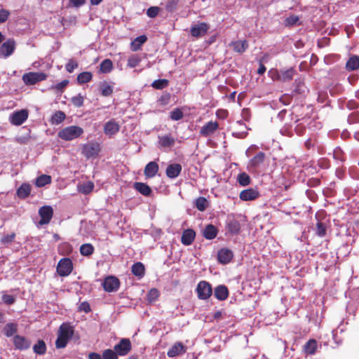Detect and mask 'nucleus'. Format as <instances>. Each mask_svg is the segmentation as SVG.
<instances>
[{
	"instance_id": "39",
	"label": "nucleus",
	"mask_w": 359,
	"mask_h": 359,
	"mask_svg": "<svg viewBox=\"0 0 359 359\" xmlns=\"http://www.w3.org/2000/svg\"><path fill=\"white\" fill-rule=\"evenodd\" d=\"M147 41V36L144 35L137 37L132 43L131 46L133 50H137Z\"/></svg>"
},
{
	"instance_id": "17",
	"label": "nucleus",
	"mask_w": 359,
	"mask_h": 359,
	"mask_svg": "<svg viewBox=\"0 0 359 359\" xmlns=\"http://www.w3.org/2000/svg\"><path fill=\"white\" fill-rule=\"evenodd\" d=\"M186 352V347L181 343H175L168 351V356L173 358Z\"/></svg>"
},
{
	"instance_id": "63",
	"label": "nucleus",
	"mask_w": 359,
	"mask_h": 359,
	"mask_svg": "<svg viewBox=\"0 0 359 359\" xmlns=\"http://www.w3.org/2000/svg\"><path fill=\"white\" fill-rule=\"evenodd\" d=\"M2 299L5 304L8 305L13 304L15 302L14 297L10 294H4Z\"/></svg>"
},
{
	"instance_id": "44",
	"label": "nucleus",
	"mask_w": 359,
	"mask_h": 359,
	"mask_svg": "<svg viewBox=\"0 0 359 359\" xmlns=\"http://www.w3.org/2000/svg\"><path fill=\"white\" fill-rule=\"evenodd\" d=\"M4 332L6 336L11 337L17 332V326L13 323H8L5 326Z\"/></svg>"
},
{
	"instance_id": "37",
	"label": "nucleus",
	"mask_w": 359,
	"mask_h": 359,
	"mask_svg": "<svg viewBox=\"0 0 359 359\" xmlns=\"http://www.w3.org/2000/svg\"><path fill=\"white\" fill-rule=\"evenodd\" d=\"M66 118L65 114L62 111H57L51 117L52 124L58 125L61 123Z\"/></svg>"
},
{
	"instance_id": "42",
	"label": "nucleus",
	"mask_w": 359,
	"mask_h": 359,
	"mask_svg": "<svg viewBox=\"0 0 359 359\" xmlns=\"http://www.w3.org/2000/svg\"><path fill=\"white\" fill-rule=\"evenodd\" d=\"M168 80L157 79L152 82L151 86L155 89H163L168 86Z\"/></svg>"
},
{
	"instance_id": "12",
	"label": "nucleus",
	"mask_w": 359,
	"mask_h": 359,
	"mask_svg": "<svg viewBox=\"0 0 359 359\" xmlns=\"http://www.w3.org/2000/svg\"><path fill=\"white\" fill-rule=\"evenodd\" d=\"M219 128V123L217 121H209L200 130V134L203 137H208L214 134Z\"/></svg>"
},
{
	"instance_id": "25",
	"label": "nucleus",
	"mask_w": 359,
	"mask_h": 359,
	"mask_svg": "<svg viewBox=\"0 0 359 359\" xmlns=\"http://www.w3.org/2000/svg\"><path fill=\"white\" fill-rule=\"evenodd\" d=\"M215 296L219 300H224L228 297L229 292L226 286L221 285L215 289Z\"/></svg>"
},
{
	"instance_id": "28",
	"label": "nucleus",
	"mask_w": 359,
	"mask_h": 359,
	"mask_svg": "<svg viewBox=\"0 0 359 359\" xmlns=\"http://www.w3.org/2000/svg\"><path fill=\"white\" fill-rule=\"evenodd\" d=\"M346 68L348 71H354L359 68V57L352 55L349 57L346 64Z\"/></svg>"
},
{
	"instance_id": "26",
	"label": "nucleus",
	"mask_w": 359,
	"mask_h": 359,
	"mask_svg": "<svg viewBox=\"0 0 359 359\" xmlns=\"http://www.w3.org/2000/svg\"><path fill=\"white\" fill-rule=\"evenodd\" d=\"M73 330L71 326L67 324H62L60 325L58 334L62 337L66 338L69 340L73 335Z\"/></svg>"
},
{
	"instance_id": "8",
	"label": "nucleus",
	"mask_w": 359,
	"mask_h": 359,
	"mask_svg": "<svg viewBox=\"0 0 359 359\" xmlns=\"http://www.w3.org/2000/svg\"><path fill=\"white\" fill-rule=\"evenodd\" d=\"M102 286L107 292H116L119 288L120 281L114 276H108L104 280Z\"/></svg>"
},
{
	"instance_id": "7",
	"label": "nucleus",
	"mask_w": 359,
	"mask_h": 359,
	"mask_svg": "<svg viewBox=\"0 0 359 359\" xmlns=\"http://www.w3.org/2000/svg\"><path fill=\"white\" fill-rule=\"evenodd\" d=\"M132 346L129 339L123 338L119 343L114 346V349L118 355H126L131 350Z\"/></svg>"
},
{
	"instance_id": "49",
	"label": "nucleus",
	"mask_w": 359,
	"mask_h": 359,
	"mask_svg": "<svg viewBox=\"0 0 359 359\" xmlns=\"http://www.w3.org/2000/svg\"><path fill=\"white\" fill-rule=\"evenodd\" d=\"M229 231L233 234H236L240 231V224L238 222L233 221L231 222L229 225Z\"/></svg>"
},
{
	"instance_id": "20",
	"label": "nucleus",
	"mask_w": 359,
	"mask_h": 359,
	"mask_svg": "<svg viewBox=\"0 0 359 359\" xmlns=\"http://www.w3.org/2000/svg\"><path fill=\"white\" fill-rule=\"evenodd\" d=\"M175 138L170 135H165L158 136V147L159 148H170L175 144Z\"/></svg>"
},
{
	"instance_id": "51",
	"label": "nucleus",
	"mask_w": 359,
	"mask_h": 359,
	"mask_svg": "<svg viewBox=\"0 0 359 359\" xmlns=\"http://www.w3.org/2000/svg\"><path fill=\"white\" fill-rule=\"evenodd\" d=\"M170 117L173 121H178L183 117V113L180 109H175L170 112Z\"/></svg>"
},
{
	"instance_id": "33",
	"label": "nucleus",
	"mask_w": 359,
	"mask_h": 359,
	"mask_svg": "<svg viewBox=\"0 0 359 359\" xmlns=\"http://www.w3.org/2000/svg\"><path fill=\"white\" fill-rule=\"evenodd\" d=\"M51 183V177L48 175H41L35 180V185L38 187H44Z\"/></svg>"
},
{
	"instance_id": "10",
	"label": "nucleus",
	"mask_w": 359,
	"mask_h": 359,
	"mask_svg": "<svg viewBox=\"0 0 359 359\" xmlns=\"http://www.w3.org/2000/svg\"><path fill=\"white\" fill-rule=\"evenodd\" d=\"M39 214L41 217V219L39 222V224L40 225L47 224L50 222L53 217V210L52 207L49 205H45L39 210Z\"/></svg>"
},
{
	"instance_id": "22",
	"label": "nucleus",
	"mask_w": 359,
	"mask_h": 359,
	"mask_svg": "<svg viewBox=\"0 0 359 359\" xmlns=\"http://www.w3.org/2000/svg\"><path fill=\"white\" fill-rule=\"evenodd\" d=\"M13 343L16 348L23 350L30 346V342L24 337L16 335L13 338Z\"/></svg>"
},
{
	"instance_id": "62",
	"label": "nucleus",
	"mask_w": 359,
	"mask_h": 359,
	"mask_svg": "<svg viewBox=\"0 0 359 359\" xmlns=\"http://www.w3.org/2000/svg\"><path fill=\"white\" fill-rule=\"evenodd\" d=\"M10 15L9 11L5 9L0 10V23L4 22Z\"/></svg>"
},
{
	"instance_id": "57",
	"label": "nucleus",
	"mask_w": 359,
	"mask_h": 359,
	"mask_svg": "<svg viewBox=\"0 0 359 359\" xmlns=\"http://www.w3.org/2000/svg\"><path fill=\"white\" fill-rule=\"evenodd\" d=\"M177 0H170L166 4L165 8L168 11L172 12L177 8Z\"/></svg>"
},
{
	"instance_id": "56",
	"label": "nucleus",
	"mask_w": 359,
	"mask_h": 359,
	"mask_svg": "<svg viewBox=\"0 0 359 359\" xmlns=\"http://www.w3.org/2000/svg\"><path fill=\"white\" fill-rule=\"evenodd\" d=\"M78 67V63L73 60H69V62L67 63L66 65V70L69 72V73H72L74 72V70L77 68Z\"/></svg>"
},
{
	"instance_id": "45",
	"label": "nucleus",
	"mask_w": 359,
	"mask_h": 359,
	"mask_svg": "<svg viewBox=\"0 0 359 359\" xmlns=\"http://www.w3.org/2000/svg\"><path fill=\"white\" fill-rule=\"evenodd\" d=\"M118 354L115 350L110 348L106 349L102 353L103 359H118Z\"/></svg>"
},
{
	"instance_id": "14",
	"label": "nucleus",
	"mask_w": 359,
	"mask_h": 359,
	"mask_svg": "<svg viewBox=\"0 0 359 359\" xmlns=\"http://www.w3.org/2000/svg\"><path fill=\"white\" fill-rule=\"evenodd\" d=\"M265 154L264 152H258L253 158H252L248 163V169L255 170L262 164L265 159Z\"/></svg>"
},
{
	"instance_id": "30",
	"label": "nucleus",
	"mask_w": 359,
	"mask_h": 359,
	"mask_svg": "<svg viewBox=\"0 0 359 359\" xmlns=\"http://www.w3.org/2000/svg\"><path fill=\"white\" fill-rule=\"evenodd\" d=\"M134 187L137 191L145 196H149L151 193V188L147 184L142 182H135Z\"/></svg>"
},
{
	"instance_id": "29",
	"label": "nucleus",
	"mask_w": 359,
	"mask_h": 359,
	"mask_svg": "<svg viewBox=\"0 0 359 359\" xmlns=\"http://www.w3.org/2000/svg\"><path fill=\"white\" fill-rule=\"evenodd\" d=\"M217 229L212 224H208L203 230V236L208 240L215 238L217 236Z\"/></svg>"
},
{
	"instance_id": "21",
	"label": "nucleus",
	"mask_w": 359,
	"mask_h": 359,
	"mask_svg": "<svg viewBox=\"0 0 359 359\" xmlns=\"http://www.w3.org/2000/svg\"><path fill=\"white\" fill-rule=\"evenodd\" d=\"M195 237H196V233L193 229H186L182 233V238H181V242L184 245H189L193 243Z\"/></svg>"
},
{
	"instance_id": "50",
	"label": "nucleus",
	"mask_w": 359,
	"mask_h": 359,
	"mask_svg": "<svg viewBox=\"0 0 359 359\" xmlns=\"http://www.w3.org/2000/svg\"><path fill=\"white\" fill-rule=\"evenodd\" d=\"M316 234L320 237H323L326 234V226L322 222H318L316 224Z\"/></svg>"
},
{
	"instance_id": "48",
	"label": "nucleus",
	"mask_w": 359,
	"mask_h": 359,
	"mask_svg": "<svg viewBox=\"0 0 359 359\" xmlns=\"http://www.w3.org/2000/svg\"><path fill=\"white\" fill-rule=\"evenodd\" d=\"M141 59L137 55H132L128 59V66L133 68L137 67L140 62Z\"/></svg>"
},
{
	"instance_id": "60",
	"label": "nucleus",
	"mask_w": 359,
	"mask_h": 359,
	"mask_svg": "<svg viewBox=\"0 0 359 359\" xmlns=\"http://www.w3.org/2000/svg\"><path fill=\"white\" fill-rule=\"evenodd\" d=\"M69 83L68 80H63L62 81L55 84L52 86V88L55 89L57 90L62 91Z\"/></svg>"
},
{
	"instance_id": "23",
	"label": "nucleus",
	"mask_w": 359,
	"mask_h": 359,
	"mask_svg": "<svg viewBox=\"0 0 359 359\" xmlns=\"http://www.w3.org/2000/svg\"><path fill=\"white\" fill-rule=\"evenodd\" d=\"M230 46L233 47L234 51L242 53L248 48V43L246 40H238L231 42Z\"/></svg>"
},
{
	"instance_id": "4",
	"label": "nucleus",
	"mask_w": 359,
	"mask_h": 359,
	"mask_svg": "<svg viewBox=\"0 0 359 359\" xmlns=\"http://www.w3.org/2000/svg\"><path fill=\"white\" fill-rule=\"evenodd\" d=\"M198 297L201 299H207L212 294V287L206 281H200L196 287Z\"/></svg>"
},
{
	"instance_id": "27",
	"label": "nucleus",
	"mask_w": 359,
	"mask_h": 359,
	"mask_svg": "<svg viewBox=\"0 0 359 359\" xmlns=\"http://www.w3.org/2000/svg\"><path fill=\"white\" fill-rule=\"evenodd\" d=\"M31 192V186L27 183H23L17 189V195L20 198H25L29 196Z\"/></svg>"
},
{
	"instance_id": "43",
	"label": "nucleus",
	"mask_w": 359,
	"mask_h": 359,
	"mask_svg": "<svg viewBox=\"0 0 359 359\" xmlns=\"http://www.w3.org/2000/svg\"><path fill=\"white\" fill-rule=\"evenodd\" d=\"M94 248L91 244H83L80 248V252L82 255L89 256L93 254Z\"/></svg>"
},
{
	"instance_id": "15",
	"label": "nucleus",
	"mask_w": 359,
	"mask_h": 359,
	"mask_svg": "<svg viewBox=\"0 0 359 359\" xmlns=\"http://www.w3.org/2000/svg\"><path fill=\"white\" fill-rule=\"evenodd\" d=\"M233 255L231 250L226 248H222L218 252L217 259L219 262L226 264L230 262L233 258Z\"/></svg>"
},
{
	"instance_id": "3",
	"label": "nucleus",
	"mask_w": 359,
	"mask_h": 359,
	"mask_svg": "<svg viewBox=\"0 0 359 359\" xmlns=\"http://www.w3.org/2000/svg\"><path fill=\"white\" fill-rule=\"evenodd\" d=\"M47 75L43 72H29L23 74L22 79L26 85H34L39 81L46 80Z\"/></svg>"
},
{
	"instance_id": "52",
	"label": "nucleus",
	"mask_w": 359,
	"mask_h": 359,
	"mask_svg": "<svg viewBox=\"0 0 359 359\" xmlns=\"http://www.w3.org/2000/svg\"><path fill=\"white\" fill-rule=\"evenodd\" d=\"M71 100L75 107H80L83 104L84 98L81 94H79L73 97Z\"/></svg>"
},
{
	"instance_id": "31",
	"label": "nucleus",
	"mask_w": 359,
	"mask_h": 359,
	"mask_svg": "<svg viewBox=\"0 0 359 359\" xmlns=\"http://www.w3.org/2000/svg\"><path fill=\"white\" fill-rule=\"evenodd\" d=\"M77 188L80 193L83 194H88L93 191L94 188V184L93 182L88 181L87 182L78 184Z\"/></svg>"
},
{
	"instance_id": "46",
	"label": "nucleus",
	"mask_w": 359,
	"mask_h": 359,
	"mask_svg": "<svg viewBox=\"0 0 359 359\" xmlns=\"http://www.w3.org/2000/svg\"><path fill=\"white\" fill-rule=\"evenodd\" d=\"M238 182L242 186H247L250 182V178L248 174L243 172L238 175Z\"/></svg>"
},
{
	"instance_id": "24",
	"label": "nucleus",
	"mask_w": 359,
	"mask_h": 359,
	"mask_svg": "<svg viewBox=\"0 0 359 359\" xmlns=\"http://www.w3.org/2000/svg\"><path fill=\"white\" fill-rule=\"evenodd\" d=\"M99 89L102 96L108 97L113 93L114 86L107 81H104L100 83Z\"/></svg>"
},
{
	"instance_id": "6",
	"label": "nucleus",
	"mask_w": 359,
	"mask_h": 359,
	"mask_svg": "<svg viewBox=\"0 0 359 359\" xmlns=\"http://www.w3.org/2000/svg\"><path fill=\"white\" fill-rule=\"evenodd\" d=\"M72 262L69 258L62 259L57 264V272L60 276H67L72 271Z\"/></svg>"
},
{
	"instance_id": "5",
	"label": "nucleus",
	"mask_w": 359,
	"mask_h": 359,
	"mask_svg": "<svg viewBox=\"0 0 359 359\" xmlns=\"http://www.w3.org/2000/svg\"><path fill=\"white\" fill-rule=\"evenodd\" d=\"M28 116L27 109H21L12 113L9 116V121L12 125L20 126L27 119Z\"/></svg>"
},
{
	"instance_id": "58",
	"label": "nucleus",
	"mask_w": 359,
	"mask_h": 359,
	"mask_svg": "<svg viewBox=\"0 0 359 359\" xmlns=\"http://www.w3.org/2000/svg\"><path fill=\"white\" fill-rule=\"evenodd\" d=\"M269 76L273 80L280 81V71L277 69H271L269 72Z\"/></svg>"
},
{
	"instance_id": "40",
	"label": "nucleus",
	"mask_w": 359,
	"mask_h": 359,
	"mask_svg": "<svg viewBox=\"0 0 359 359\" xmlns=\"http://www.w3.org/2000/svg\"><path fill=\"white\" fill-rule=\"evenodd\" d=\"M33 350L34 353L36 354L42 355L44 354L46 351V344L43 341L39 340L37 344H36L34 347Z\"/></svg>"
},
{
	"instance_id": "11",
	"label": "nucleus",
	"mask_w": 359,
	"mask_h": 359,
	"mask_svg": "<svg viewBox=\"0 0 359 359\" xmlns=\"http://www.w3.org/2000/svg\"><path fill=\"white\" fill-rule=\"evenodd\" d=\"M15 49V42L13 39H8L0 46V56L7 57L13 54Z\"/></svg>"
},
{
	"instance_id": "13",
	"label": "nucleus",
	"mask_w": 359,
	"mask_h": 359,
	"mask_svg": "<svg viewBox=\"0 0 359 359\" xmlns=\"http://www.w3.org/2000/svg\"><path fill=\"white\" fill-rule=\"evenodd\" d=\"M119 129L120 126L114 119H111L104 126V133L109 137H111L116 134L119 131Z\"/></svg>"
},
{
	"instance_id": "35",
	"label": "nucleus",
	"mask_w": 359,
	"mask_h": 359,
	"mask_svg": "<svg viewBox=\"0 0 359 359\" xmlns=\"http://www.w3.org/2000/svg\"><path fill=\"white\" fill-rule=\"evenodd\" d=\"M318 347L317 341L315 339H310L304 345V351L306 353L313 355L315 353Z\"/></svg>"
},
{
	"instance_id": "9",
	"label": "nucleus",
	"mask_w": 359,
	"mask_h": 359,
	"mask_svg": "<svg viewBox=\"0 0 359 359\" xmlns=\"http://www.w3.org/2000/svg\"><path fill=\"white\" fill-rule=\"evenodd\" d=\"M209 28L210 26L205 22L197 23L191 27L190 33L194 37H202L207 34Z\"/></svg>"
},
{
	"instance_id": "2",
	"label": "nucleus",
	"mask_w": 359,
	"mask_h": 359,
	"mask_svg": "<svg viewBox=\"0 0 359 359\" xmlns=\"http://www.w3.org/2000/svg\"><path fill=\"white\" fill-rule=\"evenodd\" d=\"M101 150L100 144L96 142H88L82 146V154L87 158H96Z\"/></svg>"
},
{
	"instance_id": "18",
	"label": "nucleus",
	"mask_w": 359,
	"mask_h": 359,
	"mask_svg": "<svg viewBox=\"0 0 359 359\" xmlns=\"http://www.w3.org/2000/svg\"><path fill=\"white\" fill-rule=\"evenodd\" d=\"M182 171V165L179 163H172L166 168V175L168 177L174 179L178 177Z\"/></svg>"
},
{
	"instance_id": "34",
	"label": "nucleus",
	"mask_w": 359,
	"mask_h": 359,
	"mask_svg": "<svg viewBox=\"0 0 359 359\" xmlns=\"http://www.w3.org/2000/svg\"><path fill=\"white\" fill-rule=\"evenodd\" d=\"M295 70L293 68L280 71V81H288L292 79Z\"/></svg>"
},
{
	"instance_id": "59",
	"label": "nucleus",
	"mask_w": 359,
	"mask_h": 359,
	"mask_svg": "<svg viewBox=\"0 0 359 359\" xmlns=\"http://www.w3.org/2000/svg\"><path fill=\"white\" fill-rule=\"evenodd\" d=\"M15 237V234L14 233H12L11 234L4 236L1 238V241L4 244H8L11 243L14 240Z\"/></svg>"
},
{
	"instance_id": "53",
	"label": "nucleus",
	"mask_w": 359,
	"mask_h": 359,
	"mask_svg": "<svg viewBox=\"0 0 359 359\" xmlns=\"http://www.w3.org/2000/svg\"><path fill=\"white\" fill-rule=\"evenodd\" d=\"M159 296V292L156 288H152L149 290L147 294V299L149 302H151L157 299Z\"/></svg>"
},
{
	"instance_id": "64",
	"label": "nucleus",
	"mask_w": 359,
	"mask_h": 359,
	"mask_svg": "<svg viewBox=\"0 0 359 359\" xmlns=\"http://www.w3.org/2000/svg\"><path fill=\"white\" fill-rule=\"evenodd\" d=\"M228 112L224 109H219L216 112V115L219 118H225L227 116Z\"/></svg>"
},
{
	"instance_id": "54",
	"label": "nucleus",
	"mask_w": 359,
	"mask_h": 359,
	"mask_svg": "<svg viewBox=\"0 0 359 359\" xmlns=\"http://www.w3.org/2000/svg\"><path fill=\"white\" fill-rule=\"evenodd\" d=\"M68 341H69L68 339H67L66 338L62 337L61 335H60L58 334L57 339L55 341L56 347L58 348H62L65 347Z\"/></svg>"
},
{
	"instance_id": "38",
	"label": "nucleus",
	"mask_w": 359,
	"mask_h": 359,
	"mask_svg": "<svg viewBox=\"0 0 359 359\" xmlns=\"http://www.w3.org/2000/svg\"><path fill=\"white\" fill-rule=\"evenodd\" d=\"M92 78H93V75L90 72H84L80 73L77 76V81L81 84L86 83L90 81Z\"/></svg>"
},
{
	"instance_id": "36",
	"label": "nucleus",
	"mask_w": 359,
	"mask_h": 359,
	"mask_svg": "<svg viewBox=\"0 0 359 359\" xmlns=\"http://www.w3.org/2000/svg\"><path fill=\"white\" fill-rule=\"evenodd\" d=\"M131 271L135 276L142 277L144 275V266L141 262L134 264Z\"/></svg>"
},
{
	"instance_id": "32",
	"label": "nucleus",
	"mask_w": 359,
	"mask_h": 359,
	"mask_svg": "<svg viewBox=\"0 0 359 359\" xmlns=\"http://www.w3.org/2000/svg\"><path fill=\"white\" fill-rule=\"evenodd\" d=\"M113 69V63L111 60L105 59L100 65V72L103 74L109 73Z\"/></svg>"
},
{
	"instance_id": "16",
	"label": "nucleus",
	"mask_w": 359,
	"mask_h": 359,
	"mask_svg": "<svg viewBox=\"0 0 359 359\" xmlns=\"http://www.w3.org/2000/svg\"><path fill=\"white\" fill-rule=\"evenodd\" d=\"M259 196V192L254 189L243 190L239 195L240 198L244 201H252Z\"/></svg>"
},
{
	"instance_id": "47",
	"label": "nucleus",
	"mask_w": 359,
	"mask_h": 359,
	"mask_svg": "<svg viewBox=\"0 0 359 359\" xmlns=\"http://www.w3.org/2000/svg\"><path fill=\"white\" fill-rule=\"evenodd\" d=\"M299 16H297L296 15H292L285 18V24L287 26H293V25H297L299 23Z\"/></svg>"
},
{
	"instance_id": "41",
	"label": "nucleus",
	"mask_w": 359,
	"mask_h": 359,
	"mask_svg": "<svg viewBox=\"0 0 359 359\" xmlns=\"http://www.w3.org/2000/svg\"><path fill=\"white\" fill-rule=\"evenodd\" d=\"M208 200L204 197H199L196 201V207L200 211H204L208 207Z\"/></svg>"
},
{
	"instance_id": "19",
	"label": "nucleus",
	"mask_w": 359,
	"mask_h": 359,
	"mask_svg": "<svg viewBox=\"0 0 359 359\" xmlns=\"http://www.w3.org/2000/svg\"><path fill=\"white\" fill-rule=\"evenodd\" d=\"M158 169V165L155 161H151L146 165L144 173L147 177L152 178L157 174Z\"/></svg>"
},
{
	"instance_id": "61",
	"label": "nucleus",
	"mask_w": 359,
	"mask_h": 359,
	"mask_svg": "<svg viewBox=\"0 0 359 359\" xmlns=\"http://www.w3.org/2000/svg\"><path fill=\"white\" fill-rule=\"evenodd\" d=\"M170 100V95L169 93L163 94L158 100L161 105H166L169 103Z\"/></svg>"
},
{
	"instance_id": "1",
	"label": "nucleus",
	"mask_w": 359,
	"mask_h": 359,
	"mask_svg": "<svg viewBox=\"0 0 359 359\" xmlns=\"http://www.w3.org/2000/svg\"><path fill=\"white\" fill-rule=\"evenodd\" d=\"M83 133L82 128L77 126H70L64 128L58 132V137L65 141H71Z\"/></svg>"
},
{
	"instance_id": "55",
	"label": "nucleus",
	"mask_w": 359,
	"mask_h": 359,
	"mask_svg": "<svg viewBox=\"0 0 359 359\" xmlns=\"http://www.w3.org/2000/svg\"><path fill=\"white\" fill-rule=\"evenodd\" d=\"M160 8L158 6H151L147 11V15L149 18H155L159 13Z\"/></svg>"
}]
</instances>
